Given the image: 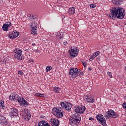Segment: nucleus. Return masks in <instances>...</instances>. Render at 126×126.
<instances>
[{
	"label": "nucleus",
	"instance_id": "1",
	"mask_svg": "<svg viewBox=\"0 0 126 126\" xmlns=\"http://www.w3.org/2000/svg\"><path fill=\"white\" fill-rule=\"evenodd\" d=\"M111 14H109L107 16L110 19H115V18H119L123 19L125 17V9L121 7H118V8L114 7L111 10Z\"/></svg>",
	"mask_w": 126,
	"mask_h": 126
},
{
	"label": "nucleus",
	"instance_id": "2",
	"mask_svg": "<svg viewBox=\"0 0 126 126\" xmlns=\"http://www.w3.org/2000/svg\"><path fill=\"white\" fill-rule=\"evenodd\" d=\"M81 121V117L77 113L73 114L69 119V124L72 126H76Z\"/></svg>",
	"mask_w": 126,
	"mask_h": 126
},
{
	"label": "nucleus",
	"instance_id": "3",
	"mask_svg": "<svg viewBox=\"0 0 126 126\" xmlns=\"http://www.w3.org/2000/svg\"><path fill=\"white\" fill-rule=\"evenodd\" d=\"M52 111L53 115H55V117L57 118H62V117H63V108L57 107L54 108Z\"/></svg>",
	"mask_w": 126,
	"mask_h": 126
},
{
	"label": "nucleus",
	"instance_id": "4",
	"mask_svg": "<svg viewBox=\"0 0 126 126\" xmlns=\"http://www.w3.org/2000/svg\"><path fill=\"white\" fill-rule=\"evenodd\" d=\"M104 117L106 118V120H108V119H112V118L116 119V118H118V115L117 113L110 110L107 112V115H105Z\"/></svg>",
	"mask_w": 126,
	"mask_h": 126
},
{
	"label": "nucleus",
	"instance_id": "5",
	"mask_svg": "<svg viewBox=\"0 0 126 126\" xmlns=\"http://www.w3.org/2000/svg\"><path fill=\"white\" fill-rule=\"evenodd\" d=\"M61 106L63 109H65L67 111H70L71 108H72V105L69 102H64L61 103Z\"/></svg>",
	"mask_w": 126,
	"mask_h": 126
},
{
	"label": "nucleus",
	"instance_id": "6",
	"mask_svg": "<svg viewBox=\"0 0 126 126\" xmlns=\"http://www.w3.org/2000/svg\"><path fill=\"white\" fill-rule=\"evenodd\" d=\"M15 57L17 60H22V50L19 48H16L14 51Z\"/></svg>",
	"mask_w": 126,
	"mask_h": 126
},
{
	"label": "nucleus",
	"instance_id": "7",
	"mask_svg": "<svg viewBox=\"0 0 126 126\" xmlns=\"http://www.w3.org/2000/svg\"><path fill=\"white\" fill-rule=\"evenodd\" d=\"M78 71V69L77 68H72L69 72V75H71L72 78H76Z\"/></svg>",
	"mask_w": 126,
	"mask_h": 126
},
{
	"label": "nucleus",
	"instance_id": "8",
	"mask_svg": "<svg viewBox=\"0 0 126 126\" xmlns=\"http://www.w3.org/2000/svg\"><path fill=\"white\" fill-rule=\"evenodd\" d=\"M19 95L18 94H16V93H12L9 97V100L11 101H15L16 102H18V100L20 99V98H18Z\"/></svg>",
	"mask_w": 126,
	"mask_h": 126
},
{
	"label": "nucleus",
	"instance_id": "9",
	"mask_svg": "<svg viewBox=\"0 0 126 126\" xmlns=\"http://www.w3.org/2000/svg\"><path fill=\"white\" fill-rule=\"evenodd\" d=\"M96 119L98 121L100 122L101 125H103L104 126H107V123H106V119L104 118V116L102 114H99L96 116Z\"/></svg>",
	"mask_w": 126,
	"mask_h": 126
},
{
	"label": "nucleus",
	"instance_id": "10",
	"mask_svg": "<svg viewBox=\"0 0 126 126\" xmlns=\"http://www.w3.org/2000/svg\"><path fill=\"white\" fill-rule=\"evenodd\" d=\"M32 35H37L38 31L37 30V24H36V22H33L32 24Z\"/></svg>",
	"mask_w": 126,
	"mask_h": 126
},
{
	"label": "nucleus",
	"instance_id": "11",
	"mask_svg": "<svg viewBox=\"0 0 126 126\" xmlns=\"http://www.w3.org/2000/svg\"><path fill=\"white\" fill-rule=\"evenodd\" d=\"M19 35V32L16 31H13L12 33H9L8 37L10 39H15V38H17Z\"/></svg>",
	"mask_w": 126,
	"mask_h": 126
},
{
	"label": "nucleus",
	"instance_id": "12",
	"mask_svg": "<svg viewBox=\"0 0 126 126\" xmlns=\"http://www.w3.org/2000/svg\"><path fill=\"white\" fill-rule=\"evenodd\" d=\"M79 50L77 48H75L71 50H69V54L72 57H76L78 55Z\"/></svg>",
	"mask_w": 126,
	"mask_h": 126
},
{
	"label": "nucleus",
	"instance_id": "13",
	"mask_svg": "<svg viewBox=\"0 0 126 126\" xmlns=\"http://www.w3.org/2000/svg\"><path fill=\"white\" fill-rule=\"evenodd\" d=\"M86 109V108H85V106H81L77 107L75 110V112L76 113H78L79 114L82 115V114H83V113H84V111H85Z\"/></svg>",
	"mask_w": 126,
	"mask_h": 126
},
{
	"label": "nucleus",
	"instance_id": "14",
	"mask_svg": "<svg viewBox=\"0 0 126 126\" xmlns=\"http://www.w3.org/2000/svg\"><path fill=\"white\" fill-rule=\"evenodd\" d=\"M18 103H20L21 106H24V107H27L28 106V102L24 99V98L20 97V99H18Z\"/></svg>",
	"mask_w": 126,
	"mask_h": 126
},
{
	"label": "nucleus",
	"instance_id": "15",
	"mask_svg": "<svg viewBox=\"0 0 126 126\" xmlns=\"http://www.w3.org/2000/svg\"><path fill=\"white\" fill-rule=\"evenodd\" d=\"M0 123L1 125H7L8 124V121L5 117L0 115Z\"/></svg>",
	"mask_w": 126,
	"mask_h": 126
},
{
	"label": "nucleus",
	"instance_id": "16",
	"mask_svg": "<svg viewBox=\"0 0 126 126\" xmlns=\"http://www.w3.org/2000/svg\"><path fill=\"white\" fill-rule=\"evenodd\" d=\"M84 100L87 103H94L95 102V99L91 98V97L88 95L84 96Z\"/></svg>",
	"mask_w": 126,
	"mask_h": 126
},
{
	"label": "nucleus",
	"instance_id": "17",
	"mask_svg": "<svg viewBox=\"0 0 126 126\" xmlns=\"http://www.w3.org/2000/svg\"><path fill=\"white\" fill-rule=\"evenodd\" d=\"M50 123L52 126H59L60 123H59V120L57 119V118H52L50 120Z\"/></svg>",
	"mask_w": 126,
	"mask_h": 126
},
{
	"label": "nucleus",
	"instance_id": "18",
	"mask_svg": "<svg viewBox=\"0 0 126 126\" xmlns=\"http://www.w3.org/2000/svg\"><path fill=\"white\" fill-rule=\"evenodd\" d=\"M11 117H16L17 116H18V110L15 108H11Z\"/></svg>",
	"mask_w": 126,
	"mask_h": 126
},
{
	"label": "nucleus",
	"instance_id": "19",
	"mask_svg": "<svg viewBox=\"0 0 126 126\" xmlns=\"http://www.w3.org/2000/svg\"><path fill=\"white\" fill-rule=\"evenodd\" d=\"M10 26H11V22H7V23L4 24L2 26L3 30H4V31H7L8 30V27H10Z\"/></svg>",
	"mask_w": 126,
	"mask_h": 126
},
{
	"label": "nucleus",
	"instance_id": "20",
	"mask_svg": "<svg viewBox=\"0 0 126 126\" xmlns=\"http://www.w3.org/2000/svg\"><path fill=\"white\" fill-rule=\"evenodd\" d=\"M24 112L25 113L24 116L26 117V119L28 120H30L31 116L29 110L28 109H25Z\"/></svg>",
	"mask_w": 126,
	"mask_h": 126
},
{
	"label": "nucleus",
	"instance_id": "21",
	"mask_svg": "<svg viewBox=\"0 0 126 126\" xmlns=\"http://www.w3.org/2000/svg\"><path fill=\"white\" fill-rule=\"evenodd\" d=\"M38 126H51L45 121H41L38 123Z\"/></svg>",
	"mask_w": 126,
	"mask_h": 126
},
{
	"label": "nucleus",
	"instance_id": "22",
	"mask_svg": "<svg viewBox=\"0 0 126 126\" xmlns=\"http://www.w3.org/2000/svg\"><path fill=\"white\" fill-rule=\"evenodd\" d=\"M5 106H4V101L0 100V112H1V110H5Z\"/></svg>",
	"mask_w": 126,
	"mask_h": 126
},
{
	"label": "nucleus",
	"instance_id": "23",
	"mask_svg": "<svg viewBox=\"0 0 126 126\" xmlns=\"http://www.w3.org/2000/svg\"><path fill=\"white\" fill-rule=\"evenodd\" d=\"M28 17H29V20L33 21L35 20L36 18H37V16H35L33 14H29L28 15Z\"/></svg>",
	"mask_w": 126,
	"mask_h": 126
},
{
	"label": "nucleus",
	"instance_id": "24",
	"mask_svg": "<svg viewBox=\"0 0 126 126\" xmlns=\"http://www.w3.org/2000/svg\"><path fill=\"white\" fill-rule=\"evenodd\" d=\"M68 13L71 15H72V14H74V13H75V8H74V7L70 8L69 9Z\"/></svg>",
	"mask_w": 126,
	"mask_h": 126
},
{
	"label": "nucleus",
	"instance_id": "25",
	"mask_svg": "<svg viewBox=\"0 0 126 126\" xmlns=\"http://www.w3.org/2000/svg\"><path fill=\"white\" fill-rule=\"evenodd\" d=\"M53 91L55 92L56 93H59L61 91V89L59 87H54L53 88Z\"/></svg>",
	"mask_w": 126,
	"mask_h": 126
},
{
	"label": "nucleus",
	"instance_id": "26",
	"mask_svg": "<svg viewBox=\"0 0 126 126\" xmlns=\"http://www.w3.org/2000/svg\"><path fill=\"white\" fill-rule=\"evenodd\" d=\"M77 76H80V77H81L83 75V73L82 72V71H81L80 69H78V71L77 72Z\"/></svg>",
	"mask_w": 126,
	"mask_h": 126
},
{
	"label": "nucleus",
	"instance_id": "27",
	"mask_svg": "<svg viewBox=\"0 0 126 126\" xmlns=\"http://www.w3.org/2000/svg\"><path fill=\"white\" fill-rule=\"evenodd\" d=\"M35 95L36 96H37V97H41V98L45 96V94H41V93H36Z\"/></svg>",
	"mask_w": 126,
	"mask_h": 126
},
{
	"label": "nucleus",
	"instance_id": "28",
	"mask_svg": "<svg viewBox=\"0 0 126 126\" xmlns=\"http://www.w3.org/2000/svg\"><path fill=\"white\" fill-rule=\"evenodd\" d=\"M99 54H100V51H97L94 53L93 55L94 58H95V57H97V56H99Z\"/></svg>",
	"mask_w": 126,
	"mask_h": 126
},
{
	"label": "nucleus",
	"instance_id": "29",
	"mask_svg": "<svg viewBox=\"0 0 126 126\" xmlns=\"http://www.w3.org/2000/svg\"><path fill=\"white\" fill-rule=\"evenodd\" d=\"M52 69V67L51 66H48L46 67V71L48 72V71H50Z\"/></svg>",
	"mask_w": 126,
	"mask_h": 126
},
{
	"label": "nucleus",
	"instance_id": "30",
	"mask_svg": "<svg viewBox=\"0 0 126 126\" xmlns=\"http://www.w3.org/2000/svg\"><path fill=\"white\" fill-rule=\"evenodd\" d=\"M95 59V57L93 55H91L89 58V61H93Z\"/></svg>",
	"mask_w": 126,
	"mask_h": 126
},
{
	"label": "nucleus",
	"instance_id": "31",
	"mask_svg": "<svg viewBox=\"0 0 126 126\" xmlns=\"http://www.w3.org/2000/svg\"><path fill=\"white\" fill-rule=\"evenodd\" d=\"M122 107L123 109H125V110H126V102H124L123 103Z\"/></svg>",
	"mask_w": 126,
	"mask_h": 126
},
{
	"label": "nucleus",
	"instance_id": "32",
	"mask_svg": "<svg viewBox=\"0 0 126 126\" xmlns=\"http://www.w3.org/2000/svg\"><path fill=\"white\" fill-rule=\"evenodd\" d=\"M107 75H108V76H109L111 78H113V76H112V73L108 72H107Z\"/></svg>",
	"mask_w": 126,
	"mask_h": 126
},
{
	"label": "nucleus",
	"instance_id": "33",
	"mask_svg": "<svg viewBox=\"0 0 126 126\" xmlns=\"http://www.w3.org/2000/svg\"><path fill=\"white\" fill-rule=\"evenodd\" d=\"M28 62L30 63H34V60H33V59H30Z\"/></svg>",
	"mask_w": 126,
	"mask_h": 126
},
{
	"label": "nucleus",
	"instance_id": "34",
	"mask_svg": "<svg viewBox=\"0 0 126 126\" xmlns=\"http://www.w3.org/2000/svg\"><path fill=\"white\" fill-rule=\"evenodd\" d=\"M90 7H91V8H94V7H96V6H95L94 4H91L90 5Z\"/></svg>",
	"mask_w": 126,
	"mask_h": 126
},
{
	"label": "nucleus",
	"instance_id": "35",
	"mask_svg": "<svg viewBox=\"0 0 126 126\" xmlns=\"http://www.w3.org/2000/svg\"><path fill=\"white\" fill-rule=\"evenodd\" d=\"M120 4H121V2H120V1H116L115 5H120Z\"/></svg>",
	"mask_w": 126,
	"mask_h": 126
},
{
	"label": "nucleus",
	"instance_id": "36",
	"mask_svg": "<svg viewBox=\"0 0 126 126\" xmlns=\"http://www.w3.org/2000/svg\"><path fill=\"white\" fill-rule=\"evenodd\" d=\"M82 63L83 65L84 66V67H86V63L84 61H82Z\"/></svg>",
	"mask_w": 126,
	"mask_h": 126
},
{
	"label": "nucleus",
	"instance_id": "37",
	"mask_svg": "<svg viewBox=\"0 0 126 126\" xmlns=\"http://www.w3.org/2000/svg\"><path fill=\"white\" fill-rule=\"evenodd\" d=\"M18 74H20V75H23V72H22V71H18Z\"/></svg>",
	"mask_w": 126,
	"mask_h": 126
},
{
	"label": "nucleus",
	"instance_id": "38",
	"mask_svg": "<svg viewBox=\"0 0 126 126\" xmlns=\"http://www.w3.org/2000/svg\"><path fill=\"white\" fill-rule=\"evenodd\" d=\"M57 39H58V40H61V39H62V36H61V35H57Z\"/></svg>",
	"mask_w": 126,
	"mask_h": 126
},
{
	"label": "nucleus",
	"instance_id": "39",
	"mask_svg": "<svg viewBox=\"0 0 126 126\" xmlns=\"http://www.w3.org/2000/svg\"><path fill=\"white\" fill-rule=\"evenodd\" d=\"M112 2L113 3H114V4H116V2H117V1L116 0H112Z\"/></svg>",
	"mask_w": 126,
	"mask_h": 126
},
{
	"label": "nucleus",
	"instance_id": "40",
	"mask_svg": "<svg viewBox=\"0 0 126 126\" xmlns=\"http://www.w3.org/2000/svg\"><path fill=\"white\" fill-rule=\"evenodd\" d=\"M94 118H92V117H90L89 118V120L90 121H94Z\"/></svg>",
	"mask_w": 126,
	"mask_h": 126
},
{
	"label": "nucleus",
	"instance_id": "41",
	"mask_svg": "<svg viewBox=\"0 0 126 126\" xmlns=\"http://www.w3.org/2000/svg\"><path fill=\"white\" fill-rule=\"evenodd\" d=\"M34 52H35V53H39V52H40V50H34Z\"/></svg>",
	"mask_w": 126,
	"mask_h": 126
},
{
	"label": "nucleus",
	"instance_id": "42",
	"mask_svg": "<svg viewBox=\"0 0 126 126\" xmlns=\"http://www.w3.org/2000/svg\"><path fill=\"white\" fill-rule=\"evenodd\" d=\"M63 44L64 45H66V44H67V42L65 41L63 43Z\"/></svg>",
	"mask_w": 126,
	"mask_h": 126
},
{
	"label": "nucleus",
	"instance_id": "43",
	"mask_svg": "<svg viewBox=\"0 0 126 126\" xmlns=\"http://www.w3.org/2000/svg\"><path fill=\"white\" fill-rule=\"evenodd\" d=\"M88 69H89V70L91 71V70H92V68L89 67V68H88Z\"/></svg>",
	"mask_w": 126,
	"mask_h": 126
},
{
	"label": "nucleus",
	"instance_id": "44",
	"mask_svg": "<svg viewBox=\"0 0 126 126\" xmlns=\"http://www.w3.org/2000/svg\"><path fill=\"white\" fill-rule=\"evenodd\" d=\"M32 46H33V47H35V46H36V44L33 43V44H32Z\"/></svg>",
	"mask_w": 126,
	"mask_h": 126
},
{
	"label": "nucleus",
	"instance_id": "45",
	"mask_svg": "<svg viewBox=\"0 0 126 126\" xmlns=\"http://www.w3.org/2000/svg\"><path fill=\"white\" fill-rule=\"evenodd\" d=\"M124 126H126V125H124Z\"/></svg>",
	"mask_w": 126,
	"mask_h": 126
}]
</instances>
